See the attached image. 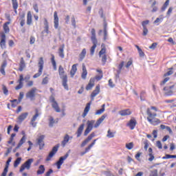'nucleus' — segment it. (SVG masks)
<instances>
[{
  "label": "nucleus",
  "instance_id": "nucleus-64",
  "mask_svg": "<svg viewBox=\"0 0 176 176\" xmlns=\"http://www.w3.org/2000/svg\"><path fill=\"white\" fill-rule=\"evenodd\" d=\"M49 83V77H45L43 79L42 85H47Z\"/></svg>",
  "mask_w": 176,
  "mask_h": 176
},
{
  "label": "nucleus",
  "instance_id": "nucleus-51",
  "mask_svg": "<svg viewBox=\"0 0 176 176\" xmlns=\"http://www.w3.org/2000/svg\"><path fill=\"white\" fill-rule=\"evenodd\" d=\"M21 163V157H18L14 162V168L19 167V164Z\"/></svg>",
  "mask_w": 176,
  "mask_h": 176
},
{
  "label": "nucleus",
  "instance_id": "nucleus-56",
  "mask_svg": "<svg viewBox=\"0 0 176 176\" xmlns=\"http://www.w3.org/2000/svg\"><path fill=\"white\" fill-rule=\"evenodd\" d=\"M126 149H129V151L133 149L134 148V143L130 142L126 144Z\"/></svg>",
  "mask_w": 176,
  "mask_h": 176
},
{
  "label": "nucleus",
  "instance_id": "nucleus-1",
  "mask_svg": "<svg viewBox=\"0 0 176 176\" xmlns=\"http://www.w3.org/2000/svg\"><path fill=\"white\" fill-rule=\"evenodd\" d=\"M157 107H156L151 106L146 109L147 120L153 126H157V124H160L161 123L160 120L156 118L157 116Z\"/></svg>",
  "mask_w": 176,
  "mask_h": 176
},
{
  "label": "nucleus",
  "instance_id": "nucleus-2",
  "mask_svg": "<svg viewBox=\"0 0 176 176\" xmlns=\"http://www.w3.org/2000/svg\"><path fill=\"white\" fill-rule=\"evenodd\" d=\"M58 74L60 79H62V85L64 89H65V90H69L68 84H67L68 76H67V74H65V71H64V67H63V66L61 65H60L58 67Z\"/></svg>",
  "mask_w": 176,
  "mask_h": 176
},
{
  "label": "nucleus",
  "instance_id": "nucleus-31",
  "mask_svg": "<svg viewBox=\"0 0 176 176\" xmlns=\"http://www.w3.org/2000/svg\"><path fill=\"white\" fill-rule=\"evenodd\" d=\"M90 105H91V102H88L84 109V112L82 113V118H86L87 113H89V111H90Z\"/></svg>",
  "mask_w": 176,
  "mask_h": 176
},
{
  "label": "nucleus",
  "instance_id": "nucleus-33",
  "mask_svg": "<svg viewBox=\"0 0 176 176\" xmlns=\"http://www.w3.org/2000/svg\"><path fill=\"white\" fill-rule=\"evenodd\" d=\"M91 42H98L97 41V37L96 36V29L95 28H92L91 30Z\"/></svg>",
  "mask_w": 176,
  "mask_h": 176
},
{
  "label": "nucleus",
  "instance_id": "nucleus-8",
  "mask_svg": "<svg viewBox=\"0 0 176 176\" xmlns=\"http://www.w3.org/2000/svg\"><path fill=\"white\" fill-rule=\"evenodd\" d=\"M36 87L32 88L28 93L26 94V98H30V100H35V96H36Z\"/></svg>",
  "mask_w": 176,
  "mask_h": 176
},
{
  "label": "nucleus",
  "instance_id": "nucleus-38",
  "mask_svg": "<svg viewBox=\"0 0 176 176\" xmlns=\"http://www.w3.org/2000/svg\"><path fill=\"white\" fill-rule=\"evenodd\" d=\"M86 57V49L84 48L79 54L78 61H83V59Z\"/></svg>",
  "mask_w": 176,
  "mask_h": 176
},
{
  "label": "nucleus",
  "instance_id": "nucleus-24",
  "mask_svg": "<svg viewBox=\"0 0 176 176\" xmlns=\"http://www.w3.org/2000/svg\"><path fill=\"white\" fill-rule=\"evenodd\" d=\"M107 118V115H103L94 124V127L95 129H97V127L100 126V124H101V123H102V122H104V120H105V118Z\"/></svg>",
  "mask_w": 176,
  "mask_h": 176
},
{
  "label": "nucleus",
  "instance_id": "nucleus-54",
  "mask_svg": "<svg viewBox=\"0 0 176 176\" xmlns=\"http://www.w3.org/2000/svg\"><path fill=\"white\" fill-rule=\"evenodd\" d=\"M14 137H16V133H12L10 138L9 141L8 142V144H13V141L14 140Z\"/></svg>",
  "mask_w": 176,
  "mask_h": 176
},
{
  "label": "nucleus",
  "instance_id": "nucleus-25",
  "mask_svg": "<svg viewBox=\"0 0 176 176\" xmlns=\"http://www.w3.org/2000/svg\"><path fill=\"white\" fill-rule=\"evenodd\" d=\"M98 94H100V85H96L95 89L91 94V100H94V97L98 96Z\"/></svg>",
  "mask_w": 176,
  "mask_h": 176
},
{
  "label": "nucleus",
  "instance_id": "nucleus-37",
  "mask_svg": "<svg viewBox=\"0 0 176 176\" xmlns=\"http://www.w3.org/2000/svg\"><path fill=\"white\" fill-rule=\"evenodd\" d=\"M82 79L85 80L87 78V69H86V66L85 64H82V72L81 74Z\"/></svg>",
  "mask_w": 176,
  "mask_h": 176
},
{
  "label": "nucleus",
  "instance_id": "nucleus-59",
  "mask_svg": "<svg viewBox=\"0 0 176 176\" xmlns=\"http://www.w3.org/2000/svg\"><path fill=\"white\" fill-rule=\"evenodd\" d=\"M170 70H169L168 72H167L166 74H164V78H166V76H170V75H173V72L172 69H173V67L170 68Z\"/></svg>",
  "mask_w": 176,
  "mask_h": 176
},
{
  "label": "nucleus",
  "instance_id": "nucleus-47",
  "mask_svg": "<svg viewBox=\"0 0 176 176\" xmlns=\"http://www.w3.org/2000/svg\"><path fill=\"white\" fill-rule=\"evenodd\" d=\"M44 30L46 34H49V22L47 21V19H45L44 20Z\"/></svg>",
  "mask_w": 176,
  "mask_h": 176
},
{
  "label": "nucleus",
  "instance_id": "nucleus-36",
  "mask_svg": "<svg viewBox=\"0 0 176 176\" xmlns=\"http://www.w3.org/2000/svg\"><path fill=\"white\" fill-rule=\"evenodd\" d=\"M93 45L90 49V54L91 56H94V53L96 52V47H97V43L98 41H92Z\"/></svg>",
  "mask_w": 176,
  "mask_h": 176
},
{
  "label": "nucleus",
  "instance_id": "nucleus-50",
  "mask_svg": "<svg viewBox=\"0 0 176 176\" xmlns=\"http://www.w3.org/2000/svg\"><path fill=\"white\" fill-rule=\"evenodd\" d=\"M168 5H170V0H166L164 3L163 6L162 7L161 10L162 12H164V10L167 9V6H168Z\"/></svg>",
  "mask_w": 176,
  "mask_h": 176
},
{
  "label": "nucleus",
  "instance_id": "nucleus-63",
  "mask_svg": "<svg viewBox=\"0 0 176 176\" xmlns=\"http://www.w3.org/2000/svg\"><path fill=\"white\" fill-rule=\"evenodd\" d=\"M23 98H24V92H20L19 97L18 98L19 102H21V100H23Z\"/></svg>",
  "mask_w": 176,
  "mask_h": 176
},
{
  "label": "nucleus",
  "instance_id": "nucleus-60",
  "mask_svg": "<svg viewBox=\"0 0 176 176\" xmlns=\"http://www.w3.org/2000/svg\"><path fill=\"white\" fill-rule=\"evenodd\" d=\"M72 25L74 28H76V20L75 19V16H72Z\"/></svg>",
  "mask_w": 176,
  "mask_h": 176
},
{
  "label": "nucleus",
  "instance_id": "nucleus-49",
  "mask_svg": "<svg viewBox=\"0 0 176 176\" xmlns=\"http://www.w3.org/2000/svg\"><path fill=\"white\" fill-rule=\"evenodd\" d=\"M10 102H12L11 107L12 108H16V107H17V105H19V104H20V102H19V101L17 102V99H14L12 100H10Z\"/></svg>",
  "mask_w": 176,
  "mask_h": 176
},
{
  "label": "nucleus",
  "instance_id": "nucleus-61",
  "mask_svg": "<svg viewBox=\"0 0 176 176\" xmlns=\"http://www.w3.org/2000/svg\"><path fill=\"white\" fill-rule=\"evenodd\" d=\"M144 150L148 151V148L149 147V142L148 141V140H146L144 142Z\"/></svg>",
  "mask_w": 176,
  "mask_h": 176
},
{
  "label": "nucleus",
  "instance_id": "nucleus-22",
  "mask_svg": "<svg viewBox=\"0 0 176 176\" xmlns=\"http://www.w3.org/2000/svg\"><path fill=\"white\" fill-rule=\"evenodd\" d=\"M69 140H72V136L69 137V135L66 134L63 138V140L61 142V145L63 148L69 142Z\"/></svg>",
  "mask_w": 176,
  "mask_h": 176
},
{
  "label": "nucleus",
  "instance_id": "nucleus-58",
  "mask_svg": "<svg viewBox=\"0 0 176 176\" xmlns=\"http://www.w3.org/2000/svg\"><path fill=\"white\" fill-rule=\"evenodd\" d=\"M54 123H56V121H54V118H53V117H50L49 123L50 127H53Z\"/></svg>",
  "mask_w": 176,
  "mask_h": 176
},
{
  "label": "nucleus",
  "instance_id": "nucleus-20",
  "mask_svg": "<svg viewBox=\"0 0 176 176\" xmlns=\"http://www.w3.org/2000/svg\"><path fill=\"white\" fill-rule=\"evenodd\" d=\"M96 85V78H90L88 84L87 85L85 89L89 91V90H91Z\"/></svg>",
  "mask_w": 176,
  "mask_h": 176
},
{
  "label": "nucleus",
  "instance_id": "nucleus-6",
  "mask_svg": "<svg viewBox=\"0 0 176 176\" xmlns=\"http://www.w3.org/2000/svg\"><path fill=\"white\" fill-rule=\"evenodd\" d=\"M33 162H34V159L31 158L28 160L24 164H23L21 166V168L19 169L20 173H23V171H24L25 168L27 170H30V168H31V164H32Z\"/></svg>",
  "mask_w": 176,
  "mask_h": 176
},
{
  "label": "nucleus",
  "instance_id": "nucleus-27",
  "mask_svg": "<svg viewBox=\"0 0 176 176\" xmlns=\"http://www.w3.org/2000/svg\"><path fill=\"white\" fill-rule=\"evenodd\" d=\"M54 24L55 30L58 28V15L57 14V11L54 12Z\"/></svg>",
  "mask_w": 176,
  "mask_h": 176
},
{
  "label": "nucleus",
  "instance_id": "nucleus-35",
  "mask_svg": "<svg viewBox=\"0 0 176 176\" xmlns=\"http://www.w3.org/2000/svg\"><path fill=\"white\" fill-rule=\"evenodd\" d=\"M9 24L10 22H6L3 25V30L4 31V34H9L10 32V28H9Z\"/></svg>",
  "mask_w": 176,
  "mask_h": 176
},
{
  "label": "nucleus",
  "instance_id": "nucleus-3",
  "mask_svg": "<svg viewBox=\"0 0 176 176\" xmlns=\"http://www.w3.org/2000/svg\"><path fill=\"white\" fill-rule=\"evenodd\" d=\"M101 50L98 53L99 57L101 58L102 65H105L107 64V60H108L107 55V47H105V44L102 43L101 45Z\"/></svg>",
  "mask_w": 176,
  "mask_h": 176
},
{
  "label": "nucleus",
  "instance_id": "nucleus-15",
  "mask_svg": "<svg viewBox=\"0 0 176 176\" xmlns=\"http://www.w3.org/2000/svg\"><path fill=\"white\" fill-rule=\"evenodd\" d=\"M98 140V138L94 140L93 142L85 148V151L82 152L80 153V155L83 156L84 155H86V153H87V152H89L90 149H91V148H93V146H94V145H96V142Z\"/></svg>",
  "mask_w": 176,
  "mask_h": 176
},
{
  "label": "nucleus",
  "instance_id": "nucleus-19",
  "mask_svg": "<svg viewBox=\"0 0 176 176\" xmlns=\"http://www.w3.org/2000/svg\"><path fill=\"white\" fill-rule=\"evenodd\" d=\"M19 21L21 27H24L25 25V12H19Z\"/></svg>",
  "mask_w": 176,
  "mask_h": 176
},
{
  "label": "nucleus",
  "instance_id": "nucleus-11",
  "mask_svg": "<svg viewBox=\"0 0 176 176\" xmlns=\"http://www.w3.org/2000/svg\"><path fill=\"white\" fill-rule=\"evenodd\" d=\"M94 123H96V121L94 120L87 121V126L84 132L85 136L87 135V134H89V133L93 130V126H94Z\"/></svg>",
  "mask_w": 176,
  "mask_h": 176
},
{
  "label": "nucleus",
  "instance_id": "nucleus-41",
  "mask_svg": "<svg viewBox=\"0 0 176 176\" xmlns=\"http://www.w3.org/2000/svg\"><path fill=\"white\" fill-rule=\"evenodd\" d=\"M12 8L14 9V12L15 13H17V8H19V3L17 2V0H12Z\"/></svg>",
  "mask_w": 176,
  "mask_h": 176
},
{
  "label": "nucleus",
  "instance_id": "nucleus-14",
  "mask_svg": "<svg viewBox=\"0 0 176 176\" xmlns=\"http://www.w3.org/2000/svg\"><path fill=\"white\" fill-rule=\"evenodd\" d=\"M96 137V133L94 132L91 133L87 138H86L81 144V146L83 148V146H85L87 144H89L90 141L93 140Z\"/></svg>",
  "mask_w": 176,
  "mask_h": 176
},
{
  "label": "nucleus",
  "instance_id": "nucleus-57",
  "mask_svg": "<svg viewBox=\"0 0 176 176\" xmlns=\"http://www.w3.org/2000/svg\"><path fill=\"white\" fill-rule=\"evenodd\" d=\"M124 66V61H122L120 64L118 65V74H120L122 72V68Z\"/></svg>",
  "mask_w": 176,
  "mask_h": 176
},
{
  "label": "nucleus",
  "instance_id": "nucleus-5",
  "mask_svg": "<svg viewBox=\"0 0 176 176\" xmlns=\"http://www.w3.org/2000/svg\"><path fill=\"white\" fill-rule=\"evenodd\" d=\"M43 64H45V62H43V58L41 57L38 60V72L33 76L34 79L39 78V76L42 75V73L43 72Z\"/></svg>",
  "mask_w": 176,
  "mask_h": 176
},
{
  "label": "nucleus",
  "instance_id": "nucleus-17",
  "mask_svg": "<svg viewBox=\"0 0 176 176\" xmlns=\"http://www.w3.org/2000/svg\"><path fill=\"white\" fill-rule=\"evenodd\" d=\"M35 112V115L33 116L30 121V124L31 126H32V127H36V122H35V121L36 120V119H38V116H39V111L38 110V109H36Z\"/></svg>",
  "mask_w": 176,
  "mask_h": 176
},
{
  "label": "nucleus",
  "instance_id": "nucleus-12",
  "mask_svg": "<svg viewBox=\"0 0 176 176\" xmlns=\"http://www.w3.org/2000/svg\"><path fill=\"white\" fill-rule=\"evenodd\" d=\"M10 162H12V157H9L6 163V166L1 175V176L8 175V172L9 171V166L10 165Z\"/></svg>",
  "mask_w": 176,
  "mask_h": 176
},
{
  "label": "nucleus",
  "instance_id": "nucleus-28",
  "mask_svg": "<svg viewBox=\"0 0 176 176\" xmlns=\"http://www.w3.org/2000/svg\"><path fill=\"white\" fill-rule=\"evenodd\" d=\"M78 64L76 63L72 66V69L70 70V75L72 78H74V76H75V74H76V71H78Z\"/></svg>",
  "mask_w": 176,
  "mask_h": 176
},
{
  "label": "nucleus",
  "instance_id": "nucleus-29",
  "mask_svg": "<svg viewBox=\"0 0 176 176\" xmlns=\"http://www.w3.org/2000/svg\"><path fill=\"white\" fill-rule=\"evenodd\" d=\"M26 23L28 25H31V24H32V14L31 13V11L28 12Z\"/></svg>",
  "mask_w": 176,
  "mask_h": 176
},
{
  "label": "nucleus",
  "instance_id": "nucleus-52",
  "mask_svg": "<svg viewBox=\"0 0 176 176\" xmlns=\"http://www.w3.org/2000/svg\"><path fill=\"white\" fill-rule=\"evenodd\" d=\"M156 3H157L156 1H154L152 5H151V8H153V10H152L151 12H152L153 13H155V12H157V7L155 6H156Z\"/></svg>",
  "mask_w": 176,
  "mask_h": 176
},
{
  "label": "nucleus",
  "instance_id": "nucleus-48",
  "mask_svg": "<svg viewBox=\"0 0 176 176\" xmlns=\"http://www.w3.org/2000/svg\"><path fill=\"white\" fill-rule=\"evenodd\" d=\"M115 134H116V132H111V129H109L107 131V138H113V137H115Z\"/></svg>",
  "mask_w": 176,
  "mask_h": 176
},
{
  "label": "nucleus",
  "instance_id": "nucleus-30",
  "mask_svg": "<svg viewBox=\"0 0 176 176\" xmlns=\"http://www.w3.org/2000/svg\"><path fill=\"white\" fill-rule=\"evenodd\" d=\"M84 129H85V124H82L81 125H80V126L78 127L76 131L77 138H79V137L82 135Z\"/></svg>",
  "mask_w": 176,
  "mask_h": 176
},
{
  "label": "nucleus",
  "instance_id": "nucleus-42",
  "mask_svg": "<svg viewBox=\"0 0 176 176\" xmlns=\"http://www.w3.org/2000/svg\"><path fill=\"white\" fill-rule=\"evenodd\" d=\"M45 173V166L41 165L37 170V175H42Z\"/></svg>",
  "mask_w": 176,
  "mask_h": 176
},
{
  "label": "nucleus",
  "instance_id": "nucleus-13",
  "mask_svg": "<svg viewBox=\"0 0 176 176\" xmlns=\"http://www.w3.org/2000/svg\"><path fill=\"white\" fill-rule=\"evenodd\" d=\"M43 140H45V135H40L36 140L37 144L39 146V149L41 150H42L45 147V142L43 141Z\"/></svg>",
  "mask_w": 176,
  "mask_h": 176
},
{
  "label": "nucleus",
  "instance_id": "nucleus-46",
  "mask_svg": "<svg viewBox=\"0 0 176 176\" xmlns=\"http://www.w3.org/2000/svg\"><path fill=\"white\" fill-rule=\"evenodd\" d=\"M104 41H107V39H108V31L107 30V23L104 24Z\"/></svg>",
  "mask_w": 176,
  "mask_h": 176
},
{
  "label": "nucleus",
  "instance_id": "nucleus-43",
  "mask_svg": "<svg viewBox=\"0 0 176 176\" xmlns=\"http://www.w3.org/2000/svg\"><path fill=\"white\" fill-rule=\"evenodd\" d=\"M135 47L138 49L140 57H145V53L144 52V51H142L141 48H140V46L135 45Z\"/></svg>",
  "mask_w": 176,
  "mask_h": 176
},
{
  "label": "nucleus",
  "instance_id": "nucleus-32",
  "mask_svg": "<svg viewBox=\"0 0 176 176\" xmlns=\"http://www.w3.org/2000/svg\"><path fill=\"white\" fill-rule=\"evenodd\" d=\"M64 47H65V45L63 44L58 49V55L60 58H64L65 55L64 54Z\"/></svg>",
  "mask_w": 176,
  "mask_h": 176
},
{
  "label": "nucleus",
  "instance_id": "nucleus-39",
  "mask_svg": "<svg viewBox=\"0 0 176 176\" xmlns=\"http://www.w3.org/2000/svg\"><path fill=\"white\" fill-rule=\"evenodd\" d=\"M25 140H27V137L25 136V135H24L17 144L16 149H19V148H20L23 145V144L25 142Z\"/></svg>",
  "mask_w": 176,
  "mask_h": 176
},
{
  "label": "nucleus",
  "instance_id": "nucleus-18",
  "mask_svg": "<svg viewBox=\"0 0 176 176\" xmlns=\"http://www.w3.org/2000/svg\"><path fill=\"white\" fill-rule=\"evenodd\" d=\"M28 117V112L22 113L16 118L17 123H23L25 119Z\"/></svg>",
  "mask_w": 176,
  "mask_h": 176
},
{
  "label": "nucleus",
  "instance_id": "nucleus-40",
  "mask_svg": "<svg viewBox=\"0 0 176 176\" xmlns=\"http://www.w3.org/2000/svg\"><path fill=\"white\" fill-rule=\"evenodd\" d=\"M96 72H98L99 74H100V76H95V78H94V79H95V80H101L102 78H104V75L102 74V70L101 69H96Z\"/></svg>",
  "mask_w": 176,
  "mask_h": 176
},
{
  "label": "nucleus",
  "instance_id": "nucleus-53",
  "mask_svg": "<svg viewBox=\"0 0 176 176\" xmlns=\"http://www.w3.org/2000/svg\"><path fill=\"white\" fill-rule=\"evenodd\" d=\"M2 90H3V94H5V96H8V94H9V90L8 89V87H6L5 86V85H2Z\"/></svg>",
  "mask_w": 176,
  "mask_h": 176
},
{
  "label": "nucleus",
  "instance_id": "nucleus-55",
  "mask_svg": "<svg viewBox=\"0 0 176 176\" xmlns=\"http://www.w3.org/2000/svg\"><path fill=\"white\" fill-rule=\"evenodd\" d=\"M162 159H176V155H171L169 154H166L164 157H162Z\"/></svg>",
  "mask_w": 176,
  "mask_h": 176
},
{
  "label": "nucleus",
  "instance_id": "nucleus-44",
  "mask_svg": "<svg viewBox=\"0 0 176 176\" xmlns=\"http://www.w3.org/2000/svg\"><path fill=\"white\" fill-rule=\"evenodd\" d=\"M105 111V104L102 105V108L99 110H97L95 113V115H101V113H104Z\"/></svg>",
  "mask_w": 176,
  "mask_h": 176
},
{
  "label": "nucleus",
  "instance_id": "nucleus-34",
  "mask_svg": "<svg viewBox=\"0 0 176 176\" xmlns=\"http://www.w3.org/2000/svg\"><path fill=\"white\" fill-rule=\"evenodd\" d=\"M24 68H25V61H24V58L22 57V58H21V60L19 63V71L22 72V71L24 69Z\"/></svg>",
  "mask_w": 176,
  "mask_h": 176
},
{
  "label": "nucleus",
  "instance_id": "nucleus-26",
  "mask_svg": "<svg viewBox=\"0 0 176 176\" xmlns=\"http://www.w3.org/2000/svg\"><path fill=\"white\" fill-rule=\"evenodd\" d=\"M131 110H130L129 109H126L119 111V115H120L121 116H129L131 115Z\"/></svg>",
  "mask_w": 176,
  "mask_h": 176
},
{
  "label": "nucleus",
  "instance_id": "nucleus-16",
  "mask_svg": "<svg viewBox=\"0 0 176 176\" xmlns=\"http://www.w3.org/2000/svg\"><path fill=\"white\" fill-rule=\"evenodd\" d=\"M126 126L127 127H129L130 130H134V129H135V126H137V120H135L134 118H132L126 124Z\"/></svg>",
  "mask_w": 176,
  "mask_h": 176
},
{
  "label": "nucleus",
  "instance_id": "nucleus-4",
  "mask_svg": "<svg viewBox=\"0 0 176 176\" xmlns=\"http://www.w3.org/2000/svg\"><path fill=\"white\" fill-rule=\"evenodd\" d=\"M50 102L52 104V107L53 109H54L55 111L57 113L61 112V109L60 108V106L58 105V103L57 101H56V98H54V95H52L50 97Z\"/></svg>",
  "mask_w": 176,
  "mask_h": 176
},
{
  "label": "nucleus",
  "instance_id": "nucleus-21",
  "mask_svg": "<svg viewBox=\"0 0 176 176\" xmlns=\"http://www.w3.org/2000/svg\"><path fill=\"white\" fill-rule=\"evenodd\" d=\"M148 24H149V20H146L142 22V25L143 27V36H146V35H148V28H146Z\"/></svg>",
  "mask_w": 176,
  "mask_h": 176
},
{
  "label": "nucleus",
  "instance_id": "nucleus-9",
  "mask_svg": "<svg viewBox=\"0 0 176 176\" xmlns=\"http://www.w3.org/2000/svg\"><path fill=\"white\" fill-rule=\"evenodd\" d=\"M0 47H1V49H6V34H5V32H2L0 33Z\"/></svg>",
  "mask_w": 176,
  "mask_h": 176
},
{
  "label": "nucleus",
  "instance_id": "nucleus-45",
  "mask_svg": "<svg viewBox=\"0 0 176 176\" xmlns=\"http://www.w3.org/2000/svg\"><path fill=\"white\" fill-rule=\"evenodd\" d=\"M51 62H52V64L54 71H56L57 70V65L56 63V60L54 59V55H53V54H52Z\"/></svg>",
  "mask_w": 176,
  "mask_h": 176
},
{
  "label": "nucleus",
  "instance_id": "nucleus-10",
  "mask_svg": "<svg viewBox=\"0 0 176 176\" xmlns=\"http://www.w3.org/2000/svg\"><path fill=\"white\" fill-rule=\"evenodd\" d=\"M68 156H69V154L66 153L64 156H62L59 158L58 161L56 162V166L58 168V170H60L61 168V166H63V164L64 163V160H66L67 159Z\"/></svg>",
  "mask_w": 176,
  "mask_h": 176
},
{
  "label": "nucleus",
  "instance_id": "nucleus-7",
  "mask_svg": "<svg viewBox=\"0 0 176 176\" xmlns=\"http://www.w3.org/2000/svg\"><path fill=\"white\" fill-rule=\"evenodd\" d=\"M58 148H60V144H57L54 146L52 151L50 152L48 156L46 157V162H50L52 160V158L57 153L58 151Z\"/></svg>",
  "mask_w": 176,
  "mask_h": 176
},
{
  "label": "nucleus",
  "instance_id": "nucleus-62",
  "mask_svg": "<svg viewBox=\"0 0 176 176\" xmlns=\"http://www.w3.org/2000/svg\"><path fill=\"white\" fill-rule=\"evenodd\" d=\"M149 176H158L157 169H155L153 170H151V174L149 175Z\"/></svg>",
  "mask_w": 176,
  "mask_h": 176
},
{
  "label": "nucleus",
  "instance_id": "nucleus-23",
  "mask_svg": "<svg viewBox=\"0 0 176 176\" xmlns=\"http://www.w3.org/2000/svg\"><path fill=\"white\" fill-rule=\"evenodd\" d=\"M23 80H24V76L22 74H21L19 76V79L18 80L19 85H17L16 87H15V90H20V89H23Z\"/></svg>",
  "mask_w": 176,
  "mask_h": 176
}]
</instances>
